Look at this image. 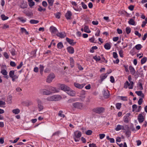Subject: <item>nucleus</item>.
Instances as JSON below:
<instances>
[{
	"label": "nucleus",
	"mask_w": 147,
	"mask_h": 147,
	"mask_svg": "<svg viewBox=\"0 0 147 147\" xmlns=\"http://www.w3.org/2000/svg\"><path fill=\"white\" fill-rule=\"evenodd\" d=\"M61 98L60 95H57L49 96L47 98L46 100L48 101H57L60 100Z\"/></svg>",
	"instance_id": "f257e3e1"
},
{
	"label": "nucleus",
	"mask_w": 147,
	"mask_h": 147,
	"mask_svg": "<svg viewBox=\"0 0 147 147\" xmlns=\"http://www.w3.org/2000/svg\"><path fill=\"white\" fill-rule=\"evenodd\" d=\"M105 108L102 107L95 108L92 109V111L95 113L100 114L103 113L105 111Z\"/></svg>",
	"instance_id": "f03ea898"
},
{
	"label": "nucleus",
	"mask_w": 147,
	"mask_h": 147,
	"mask_svg": "<svg viewBox=\"0 0 147 147\" xmlns=\"http://www.w3.org/2000/svg\"><path fill=\"white\" fill-rule=\"evenodd\" d=\"M82 135V134L80 131H76L74 132V138L76 142H78L79 140V138Z\"/></svg>",
	"instance_id": "7ed1b4c3"
},
{
	"label": "nucleus",
	"mask_w": 147,
	"mask_h": 147,
	"mask_svg": "<svg viewBox=\"0 0 147 147\" xmlns=\"http://www.w3.org/2000/svg\"><path fill=\"white\" fill-rule=\"evenodd\" d=\"M73 107L75 109H81L83 107L82 104L79 102H75L72 103Z\"/></svg>",
	"instance_id": "20e7f679"
},
{
	"label": "nucleus",
	"mask_w": 147,
	"mask_h": 147,
	"mask_svg": "<svg viewBox=\"0 0 147 147\" xmlns=\"http://www.w3.org/2000/svg\"><path fill=\"white\" fill-rule=\"evenodd\" d=\"M38 104V111H42L44 108L43 106L42 105V103L41 100L39 99H37L36 100Z\"/></svg>",
	"instance_id": "39448f33"
},
{
	"label": "nucleus",
	"mask_w": 147,
	"mask_h": 147,
	"mask_svg": "<svg viewBox=\"0 0 147 147\" xmlns=\"http://www.w3.org/2000/svg\"><path fill=\"white\" fill-rule=\"evenodd\" d=\"M134 86V82H130V83L127 81L124 84V87L125 88H127L128 87L129 89H132Z\"/></svg>",
	"instance_id": "423d86ee"
},
{
	"label": "nucleus",
	"mask_w": 147,
	"mask_h": 147,
	"mask_svg": "<svg viewBox=\"0 0 147 147\" xmlns=\"http://www.w3.org/2000/svg\"><path fill=\"white\" fill-rule=\"evenodd\" d=\"M55 77V75L53 74H51L47 77V82L49 83H50L52 82V80L54 79Z\"/></svg>",
	"instance_id": "0eeeda50"
},
{
	"label": "nucleus",
	"mask_w": 147,
	"mask_h": 147,
	"mask_svg": "<svg viewBox=\"0 0 147 147\" xmlns=\"http://www.w3.org/2000/svg\"><path fill=\"white\" fill-rule=\"evenodd\" d=\"M40 93L42 94L49 95L51 94L52 93V92L47 90L46 89H41L40 90Z\"/></svg>",
	"instance_id": "6e6552de"
},
{
	"label": "nucleus",
	"mask_w": 147,
	"mask_h": 147,
	"mask_svg": "<svg viewBox=\"0 0 147 147\" xmlns=\"http://www.w3.org/2000/svg\"><path fill=\"white\" fill-rule=\"evenodd\" d=\"M60 88L62 90L67 91L69 89V88L64 84H62L60 86Z\"/></svg>",
	"instance_id": "1a4fd4ad"
},
{
	"label": "nucleus",
	"mask_w": 147,
	"mask_h": 147,
	"mask_svg": "<svg viewBox=\"0 0 147 147\" xmlns=\"http://www.w3.org/2000/svg\"><path fill=\"white\" fill-rule=\"evenodd\" d=\"M67 93L68 95L71 96H74L76 94V92L71 90L70 88L68 90Z\"/></svg>",
	"instance_id": "9d476101"
},
{
	"label": "nucleus",
	"mask_w": 147,
	"mask_h": 147,
	"mask_svg": "<svg viewBox=\"0 0 147 147\" xmlns=\"http://www.w3.org/2000/svg\"><path fill=\"white\" fill-rule=\"evenodd\" d=\"M138 119L140 123H141L143 122L144 118L142 114H140L139 115L138 117Z\"/></svg>",
	"instance_id": "9b49d317"
},
{
	"label": "nucleus",
	"mask_w": 147,
	"mask_h": 147,
	"mask_svg": "<svg viewBox=\"0 0 147 147\" xmlns=\"http://www.w3.org/2000/svg\"><path fill=\"white\" fill-rule=\"evenodd\" d=\"M1 73L4 75V77L6 78L7 79H8L9 78L8 76L7 75V71L5 69H1Z\"/></svg>",
	"instance_id": "f8f14e48"
},
{
	"label": "nucleus",
	"mask_w": 147,
	"mask_h": 147,
	"mask_svg": "<svg viewBox=\"0 0 147 147\" xmlns=\"http://www.w3.org/2000/svg\"><path fill=\"white\" fill-rule=\"evenodd\" d=\"M66 40L67 42H68L70 44L72 45H74L76 43V42H74L73 40L70 39L68 38H66Z\"/></svg>",
	"instance_id": "ddd939ff"
},
{
	"label": "nucleus",
	"mask_w": 147,
	"mask_h": 147,
	"mask_svg": "<svg viewBox=\"0 0 147 147\" xmlns=\"http://www.w3.org/2000/svg\"><path fill=\"white\" fill-rule=\"evenodd\" d=\"M102 93L104 97L105 98H109V93L108 90H104L102 92Z\"/></svg>",
	"instance_id": "4468645a"
},
{
	"label": "nucleus",
	"mask_w": 147,
	"mask_h": 147,
	"mask_svg": "<svg viewBox=\"0 0 147 147\" xmlns=\"http://www.w3.org/2000/svg\"><path fill=\"white\" fill-rule=\"evenodd\" d=\"M50 91H51L53 93L58 92H59V89L55 88L50 87L49 88Z\"/></svg>",
	"instance_id": "2eb2a0df"
},
{
	"label": "nucleus",
	"mask_w": 147,
	"mask_h": 147,
	"mask_svg": "<svg viewBox=\"0 0 147 147\" xmlns=\"http://www.w3.org/2000/svg\"><path fill=\"white\" fill-rule=\"evenodd\" d=\"M68 52L70 54H73L74 51V48L71 46L67 48Z\"/></svg>",
	"instance_id": "dca6fc26"
},
{
	"label": "nucleus",
	"mask_w": 147,
	"mask_h": 147,
	"mask_svg": "<svg viewBox=\"0 0 147 147\" xmlns=\"http://www.w3.org/2000/svg\"><path fill=\"white\" fill-rule=\"evenodd\" d=\"M107 77V76L106 75V74H101L100 76V80H99V82L101 83Z\"/></svg>",
	"instance_id": "f3484780"
},
{
	"label": "nucleus",
	"mask_w": 147,
	"mask_h": 147,
	"mask_svg": "<svg viewBox=\"0 0 147 147\" xmlns=\"http://www.w3.org/2000/svg\"><path fill=\"white\" fill-rule=\"evenodd\" d=\"M50 31L52 33L55 34L57 33V30L55 27L51 26L50 27Z\"/></svg>",
	"instance_id": "a211bd4d"
},
{
	"label": "nucleus",
	"mask_w": 147,
	"mask_h": 147,
	"mask_svg": "<svg viewBox=\"0 0 147 147\" xmlns=\"http://www.w3.org/2000/svg\"><path fill=\"white\" fill-rule=\"evenodd\" d=\"M124 127L123 125H117L115 129V130L117 131H118L120 130H124Z\"/></svg>",
	"instance_id": "6ab92c4d"
},
{
	"label": "nucleus",
	"mask_w": 147,
	"mask_h": 147,
	"mask_svg": "<svg viewBox=\"0 0 147 147\" xmlns=\"http://www.w3.org/2000/svg\"><path fill=\"white\" fill-rule=\"evenodd\" d=\"M72 14L71 12L70 11H68L65 14V17L67 20L71 19V16Z\"/></svg>",
	"instance_id": "aec40b11"
},
{
	"label": "nucleus",
	"mask_w": 147,
	"mask_h": 147,
	"mask_svg": "<svg viewBox=\"0 0 147 147\" xmlns=\"http://www.w3.org/2000/svg\"><path fill=\"white\" fill-rule=\"evenodd\" d=\"M57 35L61 38H63L66 36L65 34V32H59L57 34Z\"/></svg>",
	"instance_id": "412c9836"
},
{
	"label": "nucleus",
	"mask_w": 147,
	"mask_h": 147,
	"mask_svg": "<svg viewBox=\"0 0 147 147\" xmlns=\"http://www.w3.org/2000/svg\"><path fill=\"white\" fill-rule=\"evenodd\" d=\"M129 69L131 74L133 75H134L135 73V70L134 68L131 66H130Z\"/></svg>",
	"instance_id": "4be33fe9"
},
{
	"label": "nucleus",
	"mask_w": 147,
	"mask_h": 147,
	"mask_svg": "<svg viewBox=\"0 0 147 147\" xmlns=\"http://www.w3.org/2000/svg\"><path fill=\"white\" fill-rule=\"evenodd\" d=\"M74 85L76 87L80 89L82 88L84 86V85L83 84H80L76 83H74Z\"/></svg>",
	"instance_id": "5701e85b"
},
{
	"label": "nucleus",
	"mask_w": 147,
	"mask_h": 147,
	"mask_svg": "<svg viewBox=\"0 0 147 147\" xmlns=\"http://www.w3.org/2000/svg\"><path fill=\"white\" fill-rule=\"evenodd\" d=\"M136 93L138 96H141L142 98H144V94L142 93V91H137L136 92Z\"/></svg>",
	"instance_id": "b1692460"
},
{
	"label": "nucleus",
	"mask_w": 147,
	"mask_h": 147,
	"mask_svg": "<svg viewBox=\"0 0 147 147\" xmlns=\"http://www.w3.org/2000/svg\"><path fill=\"white\" fill-rule=\"evenodd\" d=\"M84 31L88 33H90L91 32V31L90 30L88 26H85L84 27Z\"/></svg>",
	"instance_id": "393cba45"
},
{
	"label": "nucleus",
	"mask_w": 147,
	"mask_h": 147,
	"mask_svg": "<svg viewBox=\"0 0 147 147\" xmlns=\"http://www.w3.org/2000/svg\"><path fill=\"white\" fill-rule=\"evenodd\" d=\"M12 96L11 95H9L7 99V102L9 104H11L12 102Z\"/></svg>",
	"instance_id": "a878e982"
},
{
	"label": "nucleus",
	"mask_w": 147,
	"mask_h": 147,
	"mask_svg": "<svg viewBox=\"0 0 147 147\" xmlns=\"http://www.w3.org/2000/svg\"><path fill=\"white\" fill-rule=\"evenodd\" d=\"M105 48L107 50H109L111 48V46L110 44L107 43L105 44L104 46Z\"/></svg>",
	"instance_id": "bb28decb"
},
{
	"label": "nucleus",
	"mask_w": 147,
	"mask_h": 147,
	"mask_svg": "<svg viewBox=\"0 0 147 147\" xmlns=\"http://www.w3.org/2000/svg\"><path fill=\"white\" fill-rule=\"evenodd\" d=\"M70 64L71 67H73L74 66V61L72 58H70Z\"/></svg>",
	"instance_id": "cd10ccee"
},
{
	"label": "nucleus",
	"mask_w": 147,
	"mask_h": 147,
	"mask_svg": "<svg viewBox=\"0 0 147 147\" xmlns=\"http://www.w3.org/2000/svg\"><path fill=\"white\" fill-rule=\"evenodd\" d=\"M128 23L130 25H135V21L134 19H130L128 22Z\"/></svg>",
	"instance_id": "c85d7f7f"
},
{
	"label": "nucleus",
	"mask_w": 147,
	"mask_h": 147,
	"mask_svg": "<svg viewBox=\"0 0 147 147\" xmlns=\"http://www.w3.org/2000/svg\"><path fill=\"white\" fill-rule=\"evenodd\" d=\"M20 112V110L18 109H14L12 110V112L15 114H17Z\"/></svg>",
	"instance_id": "c756f323"
},
{
	"label": "nucleus",
	"mask_w": 147,
	"mask_h": 147,
	"mask_svg": "<svg viewBox=\"0 0 147 147\" xmlns=\"http://www.w3.org/2000/svg\"><path fill=\"white\" fill-rule=\"evenodd\" d=\"M17 19L23 23L25 22L26 21V19L24 18L23 17H18Z\"/></svg>",
	"instance_id": "7c9ffc66"
},
{
	"label": "nucleus",
	"mask_w": 147,
	"mask_h": 147,
	"mask_svg": "<svg viewBox=\"0 0 147 147\" xmlns=\"http://www.w3.org/2000/svg\"><path fill=\"white\" fill-rule=\"evenodd\" d=\"M30 22L31 24H37L39 22V21L34 20H30Z\"/></svg>",
	"instance_id": "2f4dec72"
},
{
	"label": "nucleus",
	"mask_w": 147,
	"mask_h": 147,
	"mask_svg": "<svg viewBox=\"0 0 147 147\" xmlns=\"http://www.w3.org/2000/svg\"><path fill=\"white\" fill-rule=\"evenodd\" d=\"M147 58L146 57H144L142 58L141 61V63L142 64L145 63L147 61Z\"/></svg>",
	"instance_id": "473e14b6"
},
{
	"label": "nucleus",
	"mask_w": 147,
	"mask_h": 147,
	"mask_svg": "<svg viewBox=\"0 0 147 147\" xmlns=\"http://www.w3.org/2000/svg\"><path fill=\"white\" fill-rule=\"evenodd\" d=\"M49 5V6H52L53 5V3L54 2V0H47Z\"/></svg>",
	"instance_id": "72a5a7b5"
},
{
	"label": "nucleus",
	"mask_w": 147,
	"mask_h": 147,
	"mask_svg": "<svg viewBox=\"0 0 147 147\" xmlns=\"http://www.w3.org/2000/svg\"><path fill=\"white\" fill-rule=\"evenodd\" d=\"M63 47V44L61 42H59L57 45V47L59 49H61Z\"/></svg>",
	"instance_id": "f704fd0d"
},
{
	"label": "nucleus",
	"mask_w": 147,
	"mask_h": 147,
	"mask_svg": "<svg viewBox=\"0 0 147 147\" xmlns=\"http://www.w3.org/2000/svg\"><path fill=\"white\" fill-rule=\"evenodd\" d=\"M14 74V70L10 71L9 72V76L10 78H12Z\"/></svg>",
	"instance_id": "c9c22d12"
},
{
	"label": "nucleus",
	"mask_w": 147,
	"mask_h": 147,
	"mask_svg": "<svg viewBox=\"0 0 147 147\" xmlns=\"http://www.w3.org/2000/svg\"><path fill=\"white\" fill-rule=\"evenodd\" d=\"M93 59H94L96 61H100L101 59L100 56H97L96 55L94 56L93 57Z\"/></svg>",
	"instance_id": "e433bc0d"
},
{
	"label": "nucleus",
	"mask_w": 147,
	"mask_h": 147,
	"mask_svg": "<svg viewBox=\"0 0 147 147\" xmlns=\"http://www.w3.org/2000/svg\"><path fill=\"white\" fill-rule=\"evenodd\" d=\"M21 30L22 32L23 33H25L26 34H28V32L27 31L26 29L23 28H21Z\"/></svg>",
	"instance_id": "4c0bfd02"
},
{
	"label": "nucleus",
	"mask_w": 147,
	"mask_h": 147,
	"mask_svg": "<svg viewBox=\"0 0 147 147\" xmlns=\"http://www.w3.org/2000/svg\"><path fill=\"white\" fill-rule=\"evenodd\" d=\"M1 18H2V19L3 20H6L8 18V17L7 16H5L4 15L2 14L1 15Z\"/></svg>",
	"instance_id": "58836bf2"
},
{
	"label": "nucleus",
	"mask_w": 147,
	"mask_h": 147,
	"mask_svg": "<svg viewBox=\"0 0 147 147\" xmlns=\"http://www.w3.org/2000/svg\"><path fill=\"white\" fill-rule=\"evenodd\" d=\"M62 113L63 111H60L58 113V115L60 117H61L63 118L65 117V116L64 114H62Z\"/></svg>",
	"instance_id": "ea45409f"
},
{
	"label": "nucleus",
	"mask_w": 147,
	"mask_h": 147,
	"mask_svg": "<svg viewBox=\"0 0 147 147\" xmlns=\"http://www.w3.org/2000/svg\"><path fill=\"white\" fill-rule=\"evenodd\" d=\"M44 66L43 65H40V73L41 74L42 73L43 71L44 70Z\"/></svg>",
	"instance_id": "a19ab883"
},
{
	"label": "nucleus",
	"mask_w": 147,
	"mask_h": 147,
	"mask_svg": "<svg viewBox=\"0 0 147 147\" xmlns=\"http://www.w3.org/2000/svg\"><path fill=\"white\" fill-rule=\"evenodd\" d=\"M142 47V45L140 44H138L135 46V48L138 50L140 49Z\"/></svg>",
	"instance_id": "79ce46f5"
},
{
	"label": "nucleus",
	"mask_w": 147,
	"mask_h": 147,
	"mask_svg": "<svg viewBox=\"0 0 147 147\" xmlns=\"http://www.w3.org/2000/svg\"><path fill=\"white\" fill-rule=\"evenodd\" d=\"M121 103H117L116 104V106L117 108V109H119L121 107Z\"/></svg>",
	"instance_id": "37998d69"
},
{
	"label": "nucleus",
	"mask_w": 147,
	"mask_h": 147,
	"mask_svg": "<svg viewBox=\"0 0 147 147\" xmlns=\"http://www.w3.org/2000/svg\"><path fill=\"white\" fill-rule=\"evenodd\" d=\"M131 28L129 27H127L126 28V32L127 34H129L131 32Z\"/></svg>",
	"instance_id": "c03bdc74"
},
{
	"label": "nucleus",
	"mask_w": 147,
	"mask_h": 147,
	"mask_svg": "<svg viewBox=\"0 0 147 147\" xmlns=\"http://www.w3.org/2000/svg\"><path fill=\"white\" fill-rule=\"evenodd\" d=\"M119 54L120 57H123V51L122 50H121L119 51Z\"/></svg>",
	"instance_id": "a18cd8bd"
},
{
	"label": "nucleus",
	"mask_w": 147,
	"mask_h": 147,
	"mask_svg": "<svg viewBox=\"0 0 147 147\" xmlns=\"http://www.w3.org/2000/svg\"><path fill=\"white\" fill-rule=\"evenodd\" d=\"M92 133V131L91 130H88L86 132V134L87 135H90Z\"/></svg>",
	"instance_id": "49530a36"
},
{
	"label": "nucleus",
	"mask_w": 147,
	"mask_h": 147,
	"mask_svg": "<svg viewBox=\"0 0 147 147\" xmlns=\"http://www.w3.org/2000/svg\"><path fill=\"white\" fill-rule=\"evenodd\" d=\"M137 107H138L137 105L136 104L133 105L132 106V111L133 112L135 110V109L137 108Z\"/></svg>",
	"instance_id": "de8ad7c7"
},
{
	"label": "nucleus",
	"mask_w": 147,
	"mask_h": 147,
	"mask_svg": "<svg viewBox=\"0 0 147 147\" xmlns=\"http://www.w3.org/2000/svg\"><path fill=\"white\" fill-rule=\"evenodd\" d=\"M121 100L123 101H127V98L126 96H120Z\"/></svg>",
	"instance_id": "09e8293b"
},
{
	"label": "nucleus",
	"mask_w": 147,
	"mask_h": 147,
	"mask_svg": "<svg viewBox=\"0 0 147 147\" xmlns=\"http://www.w3.org/2000/svg\"><path fill=\"white\" fill-rule=\"evenodd\" d=\"M143 101V99H142V98H140L138 101V103L139 105H141Z\"/></svg>",
	"instance_id": "8fccbe9b"
},
{
	"label": "nucleus",
	"mask_w": 147,
	"mask_h": 147,
	"mask_svg": "<svg viewBox=\"0 0 147 147\" xmlns=\"http://www.w3.org/2000/svg\"><path fill=\"white\" fill-rule=\"evenodd\" d=\"M18 78V76L16 75H14L13 77L12 78V80L14 81L16 79H17Z\"/></svg>",
	"instance_id": "3c124183"
},
{
	"label": "nucleus",
	"mask_w": 147,
	"mask_h": 147,
	"mask_svg": "<svg viewBox=\"0 0 147 147\" xmlns=\"http://www.w3.org/2000/svg\"><path fill=\"white\" fill-rule=\"evenodd\" d=\"M99 138L100 139H102L105 136V134H99Z\"/></svg>",
	"instance_id": "603ef678"
},
{
	"label": "nucleus",
	"mask_w": 147,
	"mask_h": 147,
	"mask_svg": "<svg viewBox=\"0 0 147 147\" xmlns=\"http://www.w3.org/2000/svg\"><path fill=\"white\" fill-rule=\"evenodd\" d=\"M5 102L2 100H0V107H3V105H5Z\"/></svg>",
	"instance_id": "864d4df0"
},
{
	"label": "nucleus",
	"mask_w": 147,
	"mask_h": 147,
	"mask_svg": "<svg viewBox=\"0 0 147 147\" xmlns=\"http://www.w3.org/2000/svg\"><path fill=\"white\" fill-rule=\"evenodd\" d=\"M113 57L115 59L117 58L118 57L117 54L116 52H113Z\"/></svg>",
	"instance_id": "5fc2aeb1"
},
{
	"label": "nucleus",
	"mask_w": 147,
	"mask_h": 147,
	"mask_svg": "<svg viewBox=\"0 0 147 147\" xmlns=\"http://www.w3.org/2000/svg\"><path fill=\"white\" fill-rule=\"evenodd\" d=\"M138 86L140 87V90H142L143 89V88L142 86V84L141 83L139 82L138 83Z\"/></svg>",
	"instance_id": "6e6d98bb"
},
{
	"label": "nucleus",
	"mask_w": 147,
	"mask_h": 147,
	"mask_svg": "<svg viewBox=\"0 0 147 147\" xmlns=\"http://www.w3.org/2000/svg\"><path fill=\"white\" fill-rule=\"evenodd\" d=\"M81 4L82 7L85 9H87V6L83 2H82Z\"/></svg>",
	"instance_id": "4d7b16f0"
},
{
	"label": "nucleus",
	"mask_w": 147,
	"mask_h": 147,
	"mask_svg": "<svg viewBox=\"0 0 147 147\" xmlns=\"http://www.w3.org/2000/svg\"><path fill=\"white\" fill-rule=\"evenodd\" d=\"M42 6L45 7H47L48 5L47 2L45 1H44L42 2Z\"/></svg>",
	"instance_id": "13d9d810"
},
{
	"label": "nucleus",
	"mask_w": 147,
	"mask_h": 147,
	"mask_svg": "<svg viewBox=\"0 0 147 147\" xmlns=\"http://www.w3.org/2000/svg\"><path fill=\"white\" fill-rule=\"evenodd\" d=\"M16 52L14 49H12V51H11V54L13 56L15 55H16Z\"/></svg>",
	"instance_id": "bf43d9fd"
},
{
	"label": "nucleus",
	"mask_w": 147,
	"mask_h": 147,
	"mask_svg": "<svg viewBox=\"0 0 147 147\" xmlns=\"http://www.w3.org/2000/svg\"><path fill=\"white\" fill-rule=\"evenodd\" d=\"M135 34L138 36L139 37H140L141 36V34L140 33H139L137 31H136L135 32Z\"/></svg>",
	"instance_id": "052dcab7"
},
{
	"label": "nucleus",
	"mask_w": 147,
	"mask_h": 147,
	"mask_svg": "<svg viewBox=\"0 0 147 147\" xmlns=\"http://www.w3.org/2000/svg\"><path fill=\"white\" fill-rule=\"evenodd\" d=\"M10 65L12 67H15L16 66V64L15 62L11 61L10 62Z\"/></svg>",
	"instance_id": "680f3d73"
},
{
	"label": "nucleus",
	"mask_w": 147,
	"mask_h": 147,
	"mask_svg": "<svg viewBox=\"0 0 147 147\" xmlns=\"http://www.w3.org/2000/svg\"><path fill=\"white\" fill-rule=\"evenodd\" d=\"M56 17L57 18H59L60 17V13H59L55 14Z\"/></svg>",
	"instance_id": "e2e57ef3"
},
{
	"label": "nucleus",
	"mask_w": 147,
	"mask_h": 147,
	"mask_svg": "<svg viewBox=\"0 0 147 147\" xmlns=\"http://www.w3.org/2000/svg\"><path fill=\"white\" fill-rule=\"evenodd\" d=\"M3 55L6 59H7L9 58V56L6 52H4Z\"/></svg>",
	"instance_id": "0e129e2a"
},
{
	"label": "nucleus",
	"mask_w": 147,
	"mask_h": 147,
	"mask_svg": "<svg viewBox=\"0 0 147 147\" xmlns=\"http://www.w3.org/2000/svg\"><path fill=\"white\" fill-rule=\"evenodd\" d=\"M9 28V26L8 25H7L6 24H4L3 25V26L2 27V28L3 29H6L7 28Z\"/></svg>",
	"instance_id": "69168bd1"
},
{
	"label": "nucleus",
	"mask_w": 147,
	"mask_h": 147,
	"mask_svg": "<svg viewBox=\"0 0 147 147\" xmlns=\"http://www.w3.org/2000/svg\"><path fill=\"white\" fill-rule=\"evenodd\" d=\"M134 7L133 5H130L128 7V9L131 11H132L133 10Z\"/></svg>",
	"instance_id": "338daca9"
},
{
	"label": "nucleus",
	"mask_w": 147,
	"mask_h": 147,
	"mask_svg": "<svg viewBox=\"0 0 147 147\" xmlns=\"http://www.w3.org/2000/svg\"><path fill=\"white\" fill-rule=\"evenodd\" d=\"M89 147H97L96 144L94 143L89 144Z\"/></svg>",
	"instance_id": "774afa93"
}]
</instances>
